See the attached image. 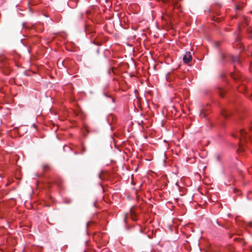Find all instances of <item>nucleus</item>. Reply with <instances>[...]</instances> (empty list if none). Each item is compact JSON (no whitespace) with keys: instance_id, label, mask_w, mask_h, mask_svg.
Here are the masks:
<instances>
[{"instance_id":"obj_1","label":"nucleus","mask_w":252,"mask_h":252,"mask_svg":"<svg viewBox=\"0 0 252 252\" xmlns=\"http://www.w3.org/2000/svg\"><path fill=\"white\" fill-rule=\"evenodd\" d=\"M250 131L252 132V125L250 127ZM239 135H233V136L235 137H239L240 139L239 142V148L238 149V152H244V148L243 147L244 142H248V141H250L252 142V136L250 134H248L244 130L241 129L238 132Z\"/></svg>"},{"instance_id":"obj_6","label":"nucleus","mask_w":252,"mask_h":252,"mask_svg":"<svg viewBox=\"0 0 252 252\" xmlns=\"http://www.w3.org/2000/svg\"><path fill=\"white\" fill-rule=\"evenodd\" d=\"M222 57L223 59L226 58V56H225V55H222Z\"/></svg>"},{"instance_id":"obj_9","label":"nucleus","mask_w":252,"mask_h":252,"mask_svg":"<svg viewBox=\"0 0 252 252\" xmlns=\"http://www.w3.org/2000/svg\"><path fill=\"white\" fill-rule=\"evenodd\" d=\"M234 67L235 68V67H236V64H235V65H234Z\"/></svg>"},{"instance_id":"obj_4","label":"nucleus","mask_w":252,"mask_h":252,"mask_svg":"<svg viewBox=\"0 0 252 252\" xmlns=\"http://www.w3.org/2000/svg\"><path fill=\"white\" fill-rule=\"evenodd\" d=\"M221 114H222V115L224 117V118H227L228 117L229 115H230V113L229 112H227L226 111H224V110H223L221 112Z\"/></svg>"},{"instance_id":"obj_5","label":"nucleus","mask_w":252,"mask_h":252,"mask_svg":"<svg viewBox=\"0 0 252 252\" xmlns=\"http://www.w3.org/2000/svg\"><path fill=\"white\" fill-rule=\"evenodd\" d=\"M206 116V114L205 112V110L204 109H202L200 111V116L201 117H203V118H205Z\"/></svg>"},{"instance_id":"obj_7","label":"nucleus","mask_w":252,"mask_h":252,"mask_svg":"<svg viewBox=\"0 0 252 252\" xmlns=\"http://www.w3.org/2000/svg\"><path fill=\"white\" fill-rule=\"evenodd\" d=\"M220 95L221 97H223L224 96L222 95V93H220Z\"/></svg>"},{"instance_id":"obj_8","label":"nucleus","mask_w":252,"mask_h":252,"mask_svg":"<svg viewBox=\"0 0 252 252\" xmlns=\"http://www.w3.org/2000/svg\"><path fill=\"white\" fill-rule=\"evenodd\" d=\"M218 159L219 160H220V157L219 156H218Z\"/></svg>"},{"instance_id":"obj_2","label":"nucleus","mask_w":252,"mask_h":252,"mask_svg":"<svg viewBox=\"0 0 252 252\" xmlns=\"http://www.w3.org/2000/svg\"><path fill=\"white\" fill-rule=\"evenodd\" d=\"M192 59L191 53L189 52H186V54L183 57V61L185 63H189Z\"/></svg>"},{"instance_id":"obj_3","label":"nucleus","mask_w":252,"mask_h":252,"mask_svg":"<svg viewBox=\"0 0 252 252\" xmlns=\"http://www.w3.org/2000/svg\"><path fill=\"white\" fill-rule=\"evenodd\" d=\"M229 58L231 61L234 63L240 64L241 61L238 56L230 55Z\"/></svg>"}]
</instances>
